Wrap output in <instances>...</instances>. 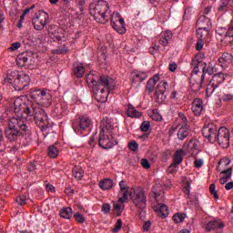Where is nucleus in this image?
<instances>
[{"mask_svg":"<svg viewBox=\"0 0 233 233\" xmlns=\"http://www.w3.org/2000/svg\"><path fill=\"white\" fill-rule=\"evenodd\" d=\"M47 156L53 159H56V157L59 156V149H57L56 146H50L48 147Z\"/></svg>","mask_w":233,"mask_h":233,"instance_id":"obj_41","label":"nucleus"},{"mask_svg":"<svg viewBox=\"0 0 233 233\" xmlns=\"http://www.w3.org/2000/svg\"><path fill=\"white\" fill-rule=\"evenodd\" d=\"M220 174H222L223 177L228 179V181L232 177V167L223 169Z\"/></svg>","mask_w":233,"mask_h":233,"instance_id":"obj_47","label":"nucleus"},{"mask_svg":"<svg viewBox=\"0 0 233 233\" xmlns=\"http://www.w3.org/2000/svg\"><path fill=\"white\" fill-rule=\"evenodd\" d=\"M204 45L205 44L203 43V39H199V41L197 42V46H196L197 50H203Z\"/></svg>","mask_w":233,"mask_h":233,"instance_id":"obj_63","label":"nucleus"},{"mask_svg":"<svg viewBox=\"0 0 233 233\" xmlns=\"http://www.w3.org/2000/svg\"><path fill=\"white\" fill-rule=\"evenodd\" d=\"M75 219L77 223H85L86 221V218L79 212L75 213Z\"/></svg>","mask_w":233,"mask_h":233,"instance_id":"obj_52","label":"nucleus"},{"mask_svg":"<svg viewBox=\"0 0 233 233\" xmlns=\"http://www.w3.org/2000/svg\"><path fill=\"white\" fill-rule=\"evenodd\" d=\"M15 112L19 116V117H24L26 119L28 115H30L34 106L32 102L28 101V98L25 96H18L14 101Z\"/></svg>","mask_w":233,"mask_h":233,"instance_id":"obj_7","label":"nucleus"},{"mask_svg":"<svg viewBox=\"0 0 233 233\" xmlns=\"http://www.w3.org/2000/svg\"><path fill=\"white\" fill-rule=\"evenodd\" d=\"M102 210L106 214H108V212H110V204H103Z\"/></svg>","mask_w":233,"mask_h":233,"instance_id":"obj_64","label":"nucleus"},{"mask_svg":"<svg viewBox=\"0 0 233 233\" xmlns=\"http://www.w3.org/2000/svg\"><path fill=\"white\" fill-rule=\"evenodd\" d=\"M228 165H230V158L224 157L218 161V170H221L222 168L228 167Z\"/></svg>","mask_w":233,"mask_h":233,"instance_id":"obj_44","label":"nucleus"},{"mask_svg":"<svg viewBox=\"0 0 233 233\" xmlns=\"http://www.w3.org/2000/svg\"><path fill=\"white\" fill-rule=\"evenodd\" d=\"M210 32V29L197 27V36L198 39H205Z\"/></svg>","mask_w":233,"mask_h":233,"instance_id":"obj_40","label":"nucleus"},{"mask_svg":"<svg viewBox=\"0 0 233 233\" xmlns=\"http://www.w3.org/2000/svg\"><path fill=\"white\" fill-rule=\"evenodd\" d=\"M16 65L18 66H25V65H34L32 56L26 53H21L16 56Z\"/></svg>","mask_w":233,"mask_h":233,"instance_id":"obj_25","label":"nucleus"},{"mask_svg":"<svg viewBox=\"0 0 233 233\" xmlns=\"http://www.w3.org/2000/svg\"><path fill=\"white\" fill-rule=\"evenodd\" d=\"M109 19H111V26L118 34H125L127 32V27L125 26V20L121 17L119 13H113L112 15H109Z\"/></svg>","mask_w":233,"mask_h":233,"instance_id":"obj_13","label":"nucleus"},{"mask_svg":"<svg viewBox=\"0 0 233 233\" xmlns=\"http://www.w3.org/2000/svg\"><path fill=\"white\" fill-rule=\"evenodd\" d=\"M178 119H180L182 123V127H187L188 125V119H187V116L183 113L178 114Z\"/></svg>","mask_w":233,"mask_h":233,"instance_id":"obj_54","label":"nucleus"},{"mask_svg":"<svg viewBox=\"0 0 233 233\" xmlns=\"http://www.w3.org/2000/svg\"><path fill=\"white\" fill-rule=\"evenodd\" d=\"M66 110H68V106L66 103L62 102L56 106L54 112L56 114V116H66Z\"/></svg>","mask_w":233,"mask_h":233,"instance_id":"obj_30","label":"nucleus"},{"mask_svg":"<svg viewBox=\"0 0 233 233\" xmlns=\"http://www.w3.org/2000/svg\"><path fill=\"white\" fill-rule=\"evenodd\" d=\"M157 203V205L156 208V212H157V214H159L162 218H167V216H168V207L159 202Z\"/></svg>","mask_w":233,"mask_h":233,"instance_id":"obj_32","label":"nucleus"},{"mask_svg":"<svg viewBox=\"0 0 233 233\" xmlns=\"http://www.w3.org/2000/svg\"><path fill=\"white\" fill-rule=\"evenodd\" d=\"M151 117L152 119H154V121H161V119H163V116H161V115H159V113L156 109L153 110Z\"/></svg>","mask_w":233,"mask_h":233,"instance_id":"obj_56","label":"nucleus"},{"mask_svg":"<svg viewBox=\"0 0 233 233\" xmlns=\"http://www.w3.org/2000/svg\"><path fill=\"white\" fill-rule=\"evenodd\" d=\"M228 3H230V0H221V5L218 7V11L223 12V10L228 6Z\"/></svg>","mask_w":233,"mask_h":233,"instance_id":"obj_58","label":"nucleus"},{"mask_svg":"<svg viewBox=\"0 0 233 233\" xmlns=\"http://www.w3.org/2000/svg\"><path fill=\"white\" fill-rule=\"evenodd\" d=\"M141 165H142L143 168H150V163L148 162V160L147 158H143L141 160Z\"/></svg>","mask_w":233,"mask_h":233,"instance_id":"obj_61","label":"nucleus"},{"mask_svg":"<svg viewBox=\"0 0 233 233\" xmlns=\"http://www.w3.org/2000/svg\"><path fill=\"white\" fill-rule=\"evenodd\" d=\"M173 34L171 31H166L164 33V35L161 36L158 40L159 45H162V46H167L168 43L172 40Z\"/></svg>","mask_w":233,"mask_h":233,"instance_id":"obj_31","label":"nucleus"},{"mask_svg":"<svg viewBox=\"0 0 233 233\" xmlns=\"http://www.w3.org/2000/svg\"><path fill=\"white\" fill-rule=\"evenodd\" d=\"M218 130L219 129H218V126H216V124H208L204 126L202 135L207 140L212 143L213 141H216Z\"/></svg>","mask_w":233,"mask_h":233,"instance_id":"obj_14","label":"nucleus"},{"mask_svg":"<svg viewBox=\"0 0 233 233\" xmlns=\"http://www.w3.org/2000/svg\"><path fill=\"white\" fill-rule=\"evenodd\" d=\"M185 149H177L173 156V164L181 165L183 163V157H185Z\"/></svg>","mask_w":233,"mask_h":233,"instance_id":"obj_28","label":"nucleus"},{"mask_svg":"<svg viewBox=\"0 0 233 233\" xmlns=\"http://www.w3.org/2000/svg\"><path fill=\"white\" fill-rule=\"evenodd\" d=\"M225 79H227V75L219 72L215 74L210 81L218 87L225 82Z\"/></svg>","mask_w":233,"mask_h":233,"instance_id":"obj_29","label":"nucleus"},{"mask_svg":"<svg viewBox=\"0 0 233 233\" xmlns=\"http://www.w3.org/2000/svg\"><path fill=\"white\" fill-rule=\"evenodd\" d=\"M30 84V76L25 73L19 74L18 78L15 81V90H24Z\"/></svg>","mask_w":233,"mask_h":233,"instance_id":"obj_19","label":"nucleus"},{"mask_svg":"<svg viewBox=\"0 0 233 233\" xmlns=\"http://www.w3.org/2000/svg\"><path fill=\"white\" fill-rule=\"evenodd\" d=\"M167 86H168L167 81H161L157 85L155 92L157 103H163L167 99Z\"/></svg>","mask_w":233,"mask_h":233,"instance_id":"obj_16","label":"nucleus"},{"mask_svg":"<svg viewBox=\"0 0 233 233\" xmlns=\"http://www.w3.org/2000/svg\"><path fill=\"white\" fill-rule=\"evenodd\" d=\"M116 86V83H114V79L108 76H101L100 82L97 87H95L96 90L95 94V99L98 103H106L108 99V94L110 90H112Z\"/></svg>","mask_w":233,"mask_h":233,"instance_id":"obj_4","label":"nucleus"},{"mask_svg":"<svg viewBox=\"0 0 233 233\" xmlns=\"http://www.w3.org/2000/svg\"><path fill=\"white\" fill-rule=\"evenodd\" d=\"M128 117H141V112L137 111L134 106H129L127 108Z\"/></svg>","mask_w":233,"mask_h":233,"instance_id":"obj_42","label":"nucleus"},{"mask_svg":"<svg viewBox=\"0 0 233 233\" xmlns=\"http://www.w3.org/2000/svg\"><path fill=\"white\" fill-rule=\"evenodd\" d=\"M233 38V20L230 21L228 32L224 37L225 40L232 39Z\"/></svg>","mask_w":233,"mask_h":233,"instance_id":"obj_46","label":"nucleus"},{"mask_svg":"<svg viewBox=\"0 0 233 233\" xmlns=\"http://www.w3.org/2000/svg\"><path fill=\"white\" fill-rule=\"evenodd\" d=\"M233 99V94L231 93H224L220 96V101H232Z\"/></svg>","mask_w":233,"mask_h":233,"instance_id":"obj_50","label":"nucleus"},{"mask_svg":"<svg viewBox=\"0 0 233 233\" xmlns=\"http://www.w3.org/2000/svg\"><path fill=\"white\" fill-rule=\"evenodd\" d=\"M5 143L3 142V132L0 129V153L5 152Z\"/></svg>","mask_w":233,"mask_h":233,"instance_id":"obj_59","label":"nucleus"},{"mask_svg":"<svg viewBox=\"0 0 233 233\" xmlns=\"http://www.w3.org/2000/svg\"><path fill=\"white\" fill-rule=\"evenodd\" d=\"M31 99L43 108H48L52 105V94L46 89H32Z\"/></svg>","mask_w":233,"mask_h":233,"instance_id":"obj_6","label":"nucleus"},{"mask_svg":"<svg viewBox=\"0 0 233 233\" xmlns=\"http://www.w3.org/2000/svg\"><path fill=\"white\" fill-rule=\"evenodd\" d=\"M196 28H205L210 30L212 28V22L210 18L207 17L206 15L200 16L196 25Z\"/></svg>","mask_w":233,"mask_h":233,"instance_id":"obj_26","label":"nucleus"},{"mask_svg":"<svg viewBox=\"0 0 233 233\" xmlns=\"http://www.w3.org/2000/svg\"><path fill=\"white\" fill-rule=\"evenodd\" d=\"M152 193L154 194V198L157 203L165 201V191H163V184H156L152 188Z\"/></svg>","mask_w":233,"mask_h":233,"instance_id":"obj_22","label":"nucleus"},{"mask_svg":"<svg viewBox=\"0 0 233 233\" xmlns=\"http://www.w3.org/2000/svg\"><path fill=\"white\" fill-rule=\"evenodd\" d=\"M185 218H187V215L184 213H177L173 216V220L175 223H183L185 221Z\"/></svg>","mask_w":233,"mask_h":233,"instance_id":"obj_45","label":"nucleus"},{"mask_svg":"<svg viewBox=\"0 0 233 233\" xmlns=\"http://www.w3.org/2000/svg\"><path fill=\"white\" fill-rule=\"evenodd\" d=\"M28 121H35V123L41 128V130H46L50 127V120H48V115L43 108H35L34 106L31 109V113L27 115L25 118Z\"/></svg>","mask_w":233,"mask_h":233,"instance_id":"obj_5","label":"nucleus"},{"mask_svg":"<svg viewBox=\"0 0 233 233\" xmlns=\"http://www.w3.org/2000/svg\"><path fill=\"white\" fill-rule=\"evenodd\" d=\"M216 141L221 148H228L230 147V132L227 127L218 128Z\"/></svg>","mask_w":233,"mask_h":233,"instance_id":"obj_12","label":"nucleus"},{"mask_svg":"<svg viewBox=\"0 0 233 233\" xmlns=\"http://www.w3.org/2000/svg\"><path fill=\"white\" fill-rule=\"evenodd\" d=\"M18 48H21V43L19 42H15V43H13L10 46V50H18Z\"/></svg>","mask_w":233,"mask_h":233,"instance_id":"obj_62","label":"nucleus"},{"mask_svg":"<svg viewBox=\"0 0 233 233\" xmlns=\"http://www.w3.org/2000/svg\"><path fill=\"white\" fill-rule=\"evenodd\" d=\"M74 75L76 77H83L85 76V66L83 64H76L74 66Z\"/></svg>","mask_w":233,"mask_h":233,"instance_id":"obj_38","label":"nucleus"},{"mask_svg":"<svg viewBox=\"0 0 233 233\" xmlns=\"http://www.w3.org/2000/svg\"><path fill=\"white\" fill-rule=\"evenodd\" d=\"M92 120L88 116H80L78 122L73 123V129L78 136H86L90 132Z\"/></svg>","mask_w":233,"mask_h":233,"instance_id":"obj_9","label":"nucleus"},{"mask_svg":"<svg viewBox=\"0 0 233 233\" xmlns=\"http://www.w3.org/2000/svg\"><path fill=\"white\" fill-rule=\"evenodd\" d=\"M27 130L28 127L23 119L12 117L8 121L7 127H5V137L8 141H16L19 136L25 135Z\"/></svg>","mask_w":233,"mask_h":233,"instance_id":"obj_2","label":"nucleus"},{"mask_svg":"<svg viewBox=\"0 0 233 233\" xmlns=\"http://www.w3.org/2000/svg\"><path fill=\"white\" fill-rule=\"evenodd\" d=\"M99 187L102 190H110L114 187V182L110 178H105L100 181Z\"/></svg>","mask_w":233,"mask_h":233,"instance_id":"obj_36","label":"nucleus"},{"mask_svg":"<svg viewBox=\"0 0 233 233\" xmlns=\"http://www.w3.org/2000/svg\"><path fill=\"white\" fill-rule=\"evenodd\" d=\"M209 192H210L211 196H213V198H215V199H219V196H218V191H216L215 184H211L209 186Z\"/></svg>","mask_w":233,"mask_h":233,"instance_id":"obj_51","label":"nucleus"},{"mask_svg":"<svg viewBox=\"0 0 233 233\" xmlns=\"http://www.w3.org/2000/svg\"><path fill=\"white\" fill-rule=\"evenodd\" d=\"M201 57H203V55L198 54L191 60L193 71L190 77V86L193 92H199L201 90V83L205 81V75H202L198 80H196L198 79V74H199V68H202L203 74H208V76L214 74V67L210 64L207 65V63L201 61Z\"/></svg>","mask_w":233,"mask_h":233,"instance_id":"obj_1","label":"nucleus"},{"mask_svg":"<svg viewBox=\"0 0 233 233\" xmlns=\"http://www.w3.org/2000/svg\"><path fill=\"white\" fill-rule=\"evenodd\" d=\"M140 129L142 132H148V130H150V122L144 121L140 126Z\"/></svg>","mask_w":233,"mask_h":233,"instance_id":"obj_55","label":"nucleus"},{"mask_svg":"<svg viewBox=\"0 0 233 233\" xmlns=\"http://www.w3.org/2000/svg\"><path fill=\"white\" fill-rule=\"evenodd\" d=\"M207 232H212L216 230H219V228H225V223L221 221L219 218H215L210 220L204 226Z\"/></svg>","mask_w":233,"mask_h":233,"instance_id":"obj_21","label":"nucleus"},{"mask_svg":"<svg viewBox=\"0 0 233 233\" xmlns=\"http://www.w3.org/2000/svg\"><path fill=\"white\" fill-rule=\"evenodd\" d=\"M61 218L65 219H70L72 218V208H64L60 211Z\"/></svg>","mask_w":233,"mask_h":233,"instance_id":"obj_43","label":"nucleus"},{"mask_svg":"<svg viewBox=\"0 0 233 233\" xmlns=\"http://www.w3.org/2000/svg\"><path fill=\"white\" fill-rule=\"evenodd\" d=\"M194 165H195V168H201V167H203V159L201 158L196 159L194 162Z\"/></svg>","mask_w":233,"mask_h":233,"instance_id":"obj_60","label":"nucleus"},{"mask_svg":"<svg viewBox=\"0 0 233 233\" xmlns=\"http://www.w3.org/2000/svg\"><path fill=\"white\" fill-rule=\"evenodd\" d=\"M125 202L118 201L113 202V210L116 213V216H121L123 214V210H125Z\"/></svg>","mask_w":233,"mask_h":233,"instance_id":"obj_35","label":"nucleus"},{"mask_svg":"<svg viewBox=\"0 0 233 233\" xmlns=\"http://www.w3.org/2000/svg\"><path fill=\"white\" fill-rule=\"evenodd\" d=\"M89 13L96 23L105 25L106 21L110 20V7L106 1L100 0L96 4L90 5Z\"/></svg>","mask_w":233,"mask_h":233,"instance_id":"obj_3","label":"nucleus"},{"mask_svg":"<svg viewBox=\"0 0 233 233\" xmlns=\"http://www.w3.org/2000/svg\"><path fill=\"white\" fill-rule=\"evenodd\" d=\"M48 34L51 39L54 41H66V35H65V29L57 26L51 25L48 27Z\"/></svg>","mask_w":233,"mask_h":233,"instance_id":"obj_15","label":"nucleus"},{"mask_svg":"<svg viewBox=\"0 0 233 233\" xmlns=\"http://www.w3.org/2000/svg\"><path fill=\"white\" fill-rule=\"evenodd\" d=\"M159 79H160L159 75H155L152 78H150L147 81L146 85V91L147 92V94H152V92H154L156 84L157 83V81H159Z\"/></svg>","mask_w":233,"mask_h":233,"instance_id":"obj_27","label":"nucleus"},{"mask_svg":"<svg viewBox=\"0 0 233 233\" xmlns=\"http://www.w3.org/2000/svg\"><path fill=\"white\" fill-rule=\"evenodd\" d=\"M28 200V197L25 195L18 196L15 199L18 205H26V201Z\"/></svg>","mask_w":233,"mask_h":233,"instance_id":"obj_48","label":"nucleus"},{"mask_svg":"<svg viewBox=\"0 0 233 233\" xmlns=\"http://www.w3.org/2000/svg\"><path fill=\"white\" fill-rule=\"evenodd\" d=\"M233 56L230 53H224L222 54L221 57L218 58V62L221 65L230 64L232 63Z\"/></svg>","mask_w":233,"mask_h":233,"instance_id":"obj_39","label":"nucleus"},{"mask_svg":"<svg viewBox=\"0 0 233 233\" xmlns=\"http://www.w3.org/2000/svg\"><path fill=\"white\" fill-rule=\"evenodd\" d=\"M19 77V73L17 71H12L10 74L6 76L5 78V83H10V85H14L15 86V80Z\"/></svg>","mask_w":233,"mask_h":233,"instance_id":"obj_33","label":"nucleus"},{"mask_svg":"<svg viewBox=\"0 0 233 233\" xmlns=\"http://www.w3.org/2000/svg\"><path fill=\"white\" fill-rule=\"evenodd\" d=\"M132 203L142 212L147 208V196L143 188H136L129 192Z\"/></svg>","mask_w":233,"mask_h":233,"instance_id":"obj_8","label":"nucleus"},{"mask_svg":"<svg viewBox=\"0 0 233 233\" xmlns=\"http://www.w3.org/2000/svg\"><path fill=\"white\" fill-rule=\"evenodd\" d=\"M98 145L102 148H112L114 146L117 145L116 134L99 133Z\"/></svg>","mask_w":233,"mask_h":233,"instance_id":"obj_11","label":"nucleus"},{"mask_svg":"<svg viewBox=\"0 0 233 233\" xmlns=\"http://www.w3.org/2000/svg\"><path fill=\"white\" fill-rule=\"evenodd\" d=\"M147 77H148V76L145 72L133 73L131 86L137 88L139 85H141V83L147 79Z\"/></svg>","mask_w":233,"mask_h":233,"instance_id":"obj_24","label":"nucleus"},{"mask_svg":"<svg viewBox=\"0 0 233 233\" xmlns=\"http://www.w3.org/2000/svg\"><path fill=\"white\" fill-rule=\"evenodd\" d=\"M100 133L102 134H116V129L112 121L108 117H104L100 122Z\"/></svg>","mask_w":233,"mask_h":233,"instance_id":"obj_18","label":"nucleus"},{"mask_svg":"<svg viewBox=\"0 0 233 233\" xmlns=\"http://www.w3.org/2000/svg\"><path fill=\"white\" fill-rule=\"evenodd\" d=\"M216 88H218V86H214V84L210 81L208 85L206 92L208 95L212 96V94H214V92L216 91Z\"/></svg>","mask_w":233,"mask_h":233,"instance_id":"obj_49","label":"nucleus"},{"mask_svg":"<svg viewBox=\"0 0 233 233\" xmlns=\"http://www.w3.org/2000/svg\"><path fill=\"white\" fill-rule=\"evenodd\" d=\"M188 134H190L188 127L187 126H181L177 136L180 141H183V139L188 137Z\"/></svg>","mask_w":233,"mask_h":233,"instance_id":"obj_34","label":"nucleus"},{"mask_svg":"<svg viewBox=\"0 0 233 233\" xmlns=\"http://www.w3.org/2000/svg\"><path fill=\"white\" fill-rule=\"evenodd\" d=\"M191 110L194 116H201L205 112V106L201 98H196L192 102Z\"/></svg>","mask_w":233,"mask_h":233,"instance_id":"obj_23","label":"nucleus"},{"mask_svg":"<svg viewBox=\"0 0 233 233\" xmlns=\"http://www.w3.org/2000/svg\"><path fill=\"white\" fill-rule=\"evenodd\" d=\"M101 77L99 74L96 71L90 72L86 76V83L90 88H97L99 86V83L101 81Z\"/></svg>","mask_w":233,"mask_h":233,"instance_id":"obj_20","label":"nucleus"},{"mask_svg":"<svg viewBox=\"0 0 233 233\" xmlns=\"http://www.w3.org/2000/svg\"><path fill=\"white\" fill-rule=\"evenodd\" d=\"M72 174L75 177V178L80 181V179H83L85 172L83 171V167H81V166H75L72 170Z\"/></svg>","mask_w":233,"mask_h":233,"instance_id":"obj_37","label":"nucleus"},{"mask_svg":"<svg viewBox=\"0 0 233 233\" xmlns=\"http://www.w3.org/2000/svg\"><path fill=\"white\" fill-rule=\"evenodd\" d=\"M128 148L132 150V152H136L139 148V145H137V142L132 141L128 144Z\"/></svg>","mask_w":233,"mask_h":233,"instance_id":"obj_57","label":"nucleus"},{"mask_svg":"<svg viewBox=\"0 0 233 233\" xmlns=\"http://www.w3.org/2000/svg\"><path fill=\"white\" fill-rule=\"evenodd\" d=\"M123 227V220L121 218H118L116 220V223L115 225V228L112 229V232H117L118 230H121V228Z\"/></svg>","mask_w":233,"mask_h":233,"instance_id":"obj_53","label":"nucleus"},{"mask_svg":"<svg viewBox=\"0 0 233 233\" xmlns=\"http://www.w3.org/2000/svg\"><path fill=\"white\" fill-rule=\"evenodd\" d=\"M48 19H50L48 13L43 10L35 13L32 19L35 30H43L48 25Z\"/></svg>","mask_w":233,"mask_h":233,"instance_id":"obj_10","label":"nucleus"},{"mask_svg":"<svg viewBox=\"0 0 233 233\" xmlns=\"http://www.w3.org/2000/svg\"><path fill=\"white\" fill-rule=\"evenodd\" d=\"M118 185L120 187L118 192L119 201L120 203H127V201H128V194H130V192H128L130 190V187H128V183L125 180H121Z\"/></svg>","mask_w":233,"mask_h":233,"instance_id":"obj_17","label":"nucleus"}]
</instances>
